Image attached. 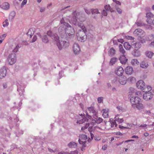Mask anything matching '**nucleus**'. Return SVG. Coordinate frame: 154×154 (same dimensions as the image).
Wrapping results in <instances>:
<instances>
[{
    "label": "nucleus",
    "mask_w": 154,
    "mask_h": 154,
    "mask_svg": "<svg viewBox=\"0 0 154 154\" xmlns=\"http://www.w3.org/2000/svg\"><path fill=\"white\" fill-rule=\"evenodd\" d=\"M70 22L75 26L80 28V30L76 34L77 39L79 40L81 39L84 40L86 38V32L87 31L85 26L82 23L85 20V18L83 15L80 14L76 11H73L70 17Z\"/></svg>",
    "instance_id": "1"
},
{
    "label": "nucleus",
    "mask_w": 154,
    "mask_h": 154,
    "mask_svg": "<svg viewBox=\"0 0 154 154\" xmlns=\"http://www.w3.org/2000/svg\"><path fill=\"white\" fill-rule=\"evenodd\" d=\"M47 35H43L42 38V41L45 43H47L48 42L49 40L47 35L49 36L51 38L57 42V45L59 50H61L63 48H66L69 45V43L67 41H66L63 38L59 40V38L56 34H53L51 31H48Z\"/></svg>",
    "instance_id": "2"
},
{
    "label": "nucleus",
    "mask_w": 154,
    "mask_h": 154,
    "mask_svg": "<svg viewBox=\"0 0 154 154\" xmlns=\"http://www.w3.org/2000/svg\"><path fill=\"white\" fill-rule=\"evenodd\" d=\"M65 32L67 37L70 38H73L74 36L75 31L74 28L69 24H66Z\"/></svg>",
    "instance_id": "3"
},
{
    "label": "nucleus",
    "mask_w": 154,
    "mask_h": 154,
    "mask_svg": "<svg viewBox=\"0 0 154 154\" xmlns=\"http://www.w3.org/2000/svg\"><path fill=\"white\" fill-rule=\"evenodd\" d=\"M87 139V136L86 135L84 134L80 135L79 136V143L80 144L82 145L83 147H85L86 146L85 143Z\"/></svg>",
    "instance_id": "4"
},
{
    "label": "nucleus",
    "mask_w": 154,
    "mask_h": 154,
    "mask_svg": "<svg viewBox=\"0 0 154 154\" xmlns=\"http://www.w3.org/2000/svg\"><path fill=\"white\" fill-rule=\"evenodd\" d=\"M16 54L15 53L10 54L7 58V60L9 64L12 65L16 61Z\"/></svg>",
    "instance_id": "5"
},
{
    "label": "nucleus",
    "mask_w": 154,
    "mask_h": 154,
    "mask_svg": "<svg viewBox=\"0 0 154 154\" xmlns=\"http://www.w3.org/2000/svg\"><path fill=\"white\" fill-rule=\"evenodd\" d=\"M134 34L136 36L140 37H143L145 35V32L140 29H136L134 31Z\"/></svg>",
    "instance_id": "6"
},
{
    "label": "nucleus",
    "mask_w": 154,
    "mask_h": 154,
    "mask_svg": "<svg viewBox=\"0 0 154 154\" xmlns=\"http://www.w3.org/2000/svg\"><path fill=\"white\" fill-rule=\"evenodd\" d=\"M75 118L78 119L77 122V123H79V124H82L83 123L86 121L88 119L84 117V116L82 114L79 115V116H78L76 115V116H75Z\"/></svg>",
    "instance_id": "7"
},
{
    "label": "nucleus",
    "mask_w": 154,
    "mask_h": 154,
    "mask_svg": "<svg viewBox=\"0 0 154 154\" xmlns=\"http://www.w3.org/2000/svg\"><path fill=\"white\" fill-rule=\"evenodd\" d=\"M104 9L102 13V15L105 16H106L107 15V11H110L111 12H113L114 11V10L109 5H106L104 6Z\"/></svg>",
    "instance_id": "8"
},
{
    "label": "nucleus",
    "mask_w": 154,
    "mask_h": 154,
    "mask_svg": "<svg viewBox=\"0 0 154 154\" xmlns=\"http://www.w3.org/2000/svg\"><path fill=\"white\" fill-rule=\"evenodd\" d=\"M145 85V83L142 80H139L136 83V86L137 88L143 90V92L145 91L146 89Z\"/></svg>",
    "instance_id": "9"
},
{
    "label": "nucleus",
    "mask_w": 154,
    "mask_h": 154,
    "mask_svg": "<svg viewBox=\"0 0 154 154\" xmlns=\"http://www.w3.org/2000/svg\"><path fill=\"white\" fill-rule=\"evenodd\" d=\"M145 92L143 95V98L146 100H148L151 99L152 97V94L149 91H145Z\"/></svg>",
    "instance_id": "10"
},
{
    "label": "nucleus",
    "mask_w": 154,
    "mask_h": 154,
    "mask_svg": "<svg viewBox=\"0 0 154 154\" xmlns=\"http://www.w3.org/2000/svg\"><path fill=\"white\" fill-rule=\"evenodd\" d=\"M94 119L92 120L91 124L93 125H96V124H99L101 123L103 121V119L100 117H98L96 115V116H93Z\"/></svg>",
    "instance_id": "11"
},
{
    "label": "nucleus",
    "mask_w": 154,
    "mask_h": 154,
    "mask_svg": "<svg viewBox=\"0 0 154 154\" xmlns=\"http://www.w3.org/2000/svg\"><path fill=\"white\" fill-rule=\"evenodd\" d=\"M7 70L4 66L2 67L0 69V78L2 79L6 75Z\"/></svg>",
    "instance_id": "12"
},
{
    "label": "nucleus",
    "mask_w": 154,
    "mask_h": 154,
    "mask_svg": "<svg viewBox=\"0 0 154 154\" xmlns=\"http://www.w3.org/2000/svg\"><path fill=\"white\" fill-rule=\"evenodd\" d=\"M127 79L125 76H123L119 78V83L122 85H125L126 84Z\"/></svg>",
    "instance_id": "13"
},
{
    "label": "nucleus",
    "mask_w": 154,
    "mask_h": 154,
    "mask_svg": "<svg viewBox=\"0 0 154 154\" xmlns=\"http://www.w3.org/2000/svg\"><path fill=\"white\" fill-rule=\"evenodd\" d=\"M73 50L75 54H78L80 51V48L78 44L76 43L74 44L73 46Z\"/></svg>",
    "instance_id": "14"
},
{
    "label": "nucleus",
    "mask_w": 154,
    "mask_h": 154,
    "mask_svg": "<svg viewBox=\"0 0 154 154\" xmlns=\"http://www.w3.org/2000/svg\"><path fill=\"white\" fill-rule=\"evenodd\" d=\"M140 101V99L137 97H132L130 99V101L133 105H135L138 103Z\"/></svg>",
    "instance_id": "15"
},
{
    "label": "nucleus",
    "mask_w": 154,
    "mask_h": 154,
    "mask_svg": "<svg viewBox=\"0 0 154 154\" xmlns=\"http://www.w3.org/2000/svg\"><path fill=\"white\" fill-rule=\"evenodd\" d=\"M125 71L127 74L131 75L132 73L133 70L132 67L131 66H127L125 69Z\"/></svg>",
    "instance_id": "16"
},
{
    "label": "nucleus",
    "mask_w": 154,
    "mask_h": 154,
    "mask_svg": "<svg viewBox=\"0 0 154 154\" xmlns=\"http://www.w3.org/2000/svg\"><path fill=\"white\" fill-rule=\"evenodd\" d=\"M112 83L114 85H117L119 84V78L116 77H114L111 79Z\"/></svg>",
    "instance_id": "17"
},
{
    "label": "nucleus",
    "mask_w": 154,
    "mask_h": 154,
    "mask_svg": "<svg viewBox=\"0 0 154 154\" xmlns=\"http://www.w3.org/2000/svg\"><path fill=\"white\" fill-rule=\"evenodd\" d=\"M140 67L142 68L146 69L147 68L149 65L146 60H143L142 61L140 64Z\"/></svg>",
    "instance_id": "18"
},
{
    "label": "nucleus",
    "mask_w": 154,
    "mask_h": 154,
    "mask_svg": "<svg viewBox=\"0 0 154 154\" xmlns=\"http://www.w3.org/2000/svg\"><path fill=\"white\" fill-rule=\"evenodd\" d=\"M0 7L4 10H7L9 8V4L8 2H4L0 5Z\"/></svg>",
    "instance_id": "19"
},
{
    "label": "nucleus",
    "mask_w": 154,
    "mask_h": 154,
    "mask_svg": "<svg viewBox=\"0 0 154 154\" xmlns=\"http://www.w3.org/2000/svg\"><path fill=\"white\" fill-rule=\"evenodd\" d=\"M131 47L134 48V50H138L141 47V44L139 42H137L134 44H131Z\"/></svg>",
    "instance_id": "20"
},
{
    "label": "nucleus",
    "mask_w": 154,
    "mask_h": 154,
    "mask_svg": "<svg viewBox=\"0 0 154 154\" xmlns=\"http://www.w3.org/2000/svg\"><path fill=\"white\" fill-rule=\"evenodd\" d=\"M123 72V69L121 67H119L116 72V74L118 76H121Z\"/></svg>",
    "instance_id": "21"
},
{
    "label": "nucleus",
    "mask_w": 154,
    "mask_h": 154,
    "mask_svg": "<svg viewBox=\"0 0 154 154\" xmlns=\"http://www.w3.org/2000/svg\"><path fill=\"white\" fill-rule=\"evenodd\" d=\"M88 111L90 113L92 114L93 116H95L96 115L97 112L94 109V108L93 107H90L88 108Z\"/></svg>",
    "instance_id": "22"
},
{
    "label": "nucleus",
    "mask_w": 154,
    "mask_h": 154,
    "mask_svg": "<svg viewBox=\"0 0 154 154\" xmlns=\"http://www.w3.org/2000/svg\"><path fill=\"white\" fill-rule=\"evenodd\" d=\"M119 59L120 60L121 63L124 64L126 63L127 60V59H126L125 56L124 55L121 56Z\"/></svg>",
    "instance_id": "23"
},
{
    "label": "nucleus",
    "mask_w": 154,
    "mask_h": 154,
    "mask_svg": "<svg viewBox=\"0 0 154 154\" xmlns=\"http://www.w3.org/2000/svg\"><path fill=\"white\" fill-rule=\"evenodd\" d=\"M77 146V143L73 141L70 142L67 145L70 148H76Z\"/></svg>",
    "instance_id": "24"
},
{
    "label": "nucleus",
    "mask_w": 154,
    "mask_h": 154,
    "mask_svg": "<svg viewBox=\"0 0 154 154\" xmlns=\"http://www.w3.org/2000/svg\"><path fill=\"white\" fill-rule=\"evenodd\" d=\"M66 28L64 26H62L60 25V26L59 27L58 29V31L60 33H61V34L64 33V32H65Z\"/></svg>",
    "instance_id": "25"
},
{
    "label": "nucleus",
    "mask_w": 154,
    "mask_h": 154,
    "mask_svg": "<svg viewBox=\"0 0 154 154\" xmlns=\"http://www.w3.org/2000/svg\"><path fill=\"white\" fill-rule=\"evenodd\" d=\"M132 54L134 56L136 57L140 56V53L138 50H134Z\"/></svg>",
    "instance_id": "26"
},
{
    "label": "nucleus",
    "mask_w": 154,
    "mask_h": 154,
    "mask_svg": "<svg viewBox=\"0 0 154 154\" xmlns=\"http://www.w3.org/2000/svg\"><path fill=\"white\" fill-rule=\"evenodd\" d=\"M34 31L32 28L30 29L28 31L27 33L28 36H29L30 38H31L32 36L33 35Z\"/></svg>",
    "instance_id": "27"
},
{
    "label": "nucleus",
    "mask_w": 154,
    "mask_h": 154,
    "mask_svg": "<svg viewBox=\"0 0 154 154\" xmlns=\"http://www.w3.org/2000/svg\"><path fill=\"white\" fill-rule=\"evenodd\" d=\"M115 54V50L112 48H110L108 51L109 55L110 56H112L114 55Z\"/></svg>",
    "instance_id": "28"
},
{
    "label": "nucleus",
    "mask_w": 154,
    "mask_h": 154,
    "mask_svg": "<svg viewBox=\"0 0 154 154\" xmlns=\"http://www.w3.org/2000/svg\"><path fill=\"white\" fill-rule=\"evenodd\" d=\"M124 48L127 50H130L131 48V45L128 42H125L124 43Z\"/></svg>",
    "instance_id": "29"
},
{
    "label": "nucleus",
    "mask_w": 154,
    "mask_h": 154,
    "mask_svg": "<svg viewBox=\"0 0 154 154\" xmlns=\"http://www.w3.org/2000/svg\"><path fill=\"white\" fill-rule=\"evenodd\" d=\"M131 63L133 66L138 65L139 62L136 59H133L131 61Z\"/></svg>",
    "instance_id": "30"
},
{
    "label": "nucleus",
    "mask_w": 154,
    "mask_h": 154,
    "mask_svg": "<svg viewBox=\"0 0 154 154\" xmlns=\"http://www.w3.org/2000/svg\"><path fill=\"white\" fill-rule=\"evenodd\" d=\"M137 109L139 110L142 109L143 108V105L139 102L135 105Z\"/></svg>",
    "instance_id": "31"
},
{
    "label": "nucleus",
    "mask_w": 154,
    "mask_h": 154,
    "mask_svg": "<svg viewBox=\"0 0 154 154\" xmlns=\"http://www.w3.org/2000/svg\"><path fill=\"white\" fill-rule=\"evenodd\" d=\"M15 12L14 11H12L10 13L9 15V19L12 20L14 19L15 15Z\"/></svg>",
    "instance_id": "32"
},
{
    "label": "nucleus",
    "mask_w": 154,
    "mask_h": 154,
    "mask_svg": "<svg viewBox=\"0 0 154 154\" xmlns=\"http://www.w3.org/2000/svg\"><path fill=\"white\" fill-rule=\"evenodd\" d=\"M103 116L104 117L106 118L108 117V110L106 109H103Z\"/></svg>",
    "instance_id": "33"
},
{
    "label": "nucleus",
    "mask_w": 154,
    "mask_h": 154,
    "mask_svg": "<svg viewBox=\"0 0 154 154\" xmlns=\"http://www.w3.org/2000/svg\"><path fill=\"white\" fill-rule=\"evenodd\" d=\"M20 48V47L18 45H15V46L14 47V48H14V49L13 50L12 52L14 53L17 52L18 51L19 49Z\"/></svg>",
    "instance_id": "34"
},
{
    "label": "nucleus",
    "mask_w": 154,
    "mask_h": 154,
    "mask_svg": "<svg viewBox=\"0 0 154 154\" xmlns=\"http://www.w3.org/2000/svg\"><path fill=\"white\" fill-rule=\"evenodd\" d=\"M119 47L120 52L122 54H124L125 53V51L123 48L122 45L120 44L119 46Z\"/></svg>",
    "instance_id": "35"
},
{
    "label": "nucleus",
    "mask_w": 154,
    "mask_h": 154,
    "mask_svg": "<svg viewBox=\"0 0 154 154\" xmlns=\"http://www.w3.org/2000/svg\"><path fill=\"white\" fill-rule=\"evenodd\" d=\"M111 127L112 128V129L115 128V127H116L117 125L115 120L112 122H111Z\"/></svg>",
    "instance_id": "36"
},
{
    "label": "nucleus",
    "mask_w": 154,
    "mask_h": 154,
    "mask_svg": "<svg viewBox=\"0 0 154 154\" xmlns=\"http://www.w3.org/2000/svg\"><path fill=\"white\" fill-rule=\"evenodd\" d=\"M118 59L115 57H113L112 58L110 62V63H111L112 65L114 64L116 62L117 60Z\"/></svg>",
    "instance_id": "37"
},
{
    "label": "nucleus",
    "mask_w": 154,
    "mask_h": 154,
    "mask_svg": "<svg viewBox=\"0 0 154 154\" xmlns=\"http://www.w3.org/2000/svg\"><path fill=\"white\" fill-rule=\"evenodd\" d=\"M146 21L148 24L153 25V20H152L151 18H148Z\"/></svg>",
    "instance_id": "38"
},
{
    "label": "nucleus",
    "mask_w": 154,
    "mask_h": 154,
    "mask_svg": "<svg viewBox=\"0 0 154 154\" xmlns=\"http://www.w3.org/2000/svg\"><path fill=\"white\" fill-rule=\"evenodd\" d=\"M115 121H117L119 123H122L124 121V120L122 118H117L116 116V117H115Z\"/></svg>",
    "instance_id": "39"
},
{
    "label": "nucleus",
    "mask_w": 154,
    "mask_h": 154,
    "mask_svg": "<svg viewBox=\"0 0 154 154\" xmlns=\"http://www.w3.org/2000/svg\"><path fill=\"white\" fill-rule=\"evenodd\" d=\"M91 11L92 14H100V12H99L98 11V9H91Z\"/></svg>",
    "instance_id": "40"
},
{
    "label": "nucleus",
    "mask_w": 154,
    "mask_h": 154,
    "mask_svg": "<svg viewBox=\"0 0 154 154\" xmlns=\"http://www.w3.org/2000/svg\"><path fill=\"white\" fill-rule=\"evenodd\" d=\"M154 54L151 51L147 52L146 53V55L149 58H151Z\"/></svg>",
    "instance_id": "41"
},
{
    "label": "nucleus",
    "mask_w": 154,
    "mask_h": 154,
    "mask_svg": "<svg viewBox=\"0 0 154 154\" xmlns=\"http://www.w3.org/2000/svg\"><path fill=\"white\" fill-rule=\"evenodd\" d=\"M60 25H62V26H64L65 27H66V24H68V23L65 22L63 18H62L60 20Z\"/></svg>",
    "instance_id": "42"
},
{
    "label": "nucleus",
    "mask_w": 154,
    "mask_h": 154,
    "mask_svg": "<svg viewBox=\"0 0 154 154\" xmlns=\"http://www.w3.org/2000/svg\"><path fill=\"white\" fill-rule=\"evenodd\" d=\"M136 24L138 26H141L144 25V24L141 21H138L136 22Z\"/></svg>",
    "instance_id": "43"
},
{
    "label": "nucleus",
    "mask_w": 154,
    "mask_h": 154,
    "mask_svg": "<svg viewBox=\"0 0 154 154\" xmlns=\"http://www.w3.org/2000/svg\"><path fill=\"white\" fill-rule=\"evenodd\" d=\"M113 1L114 2V3L112 4V5H115V4H116L117 5H121V4L119 2L117 1L116 0H113Z\"/></svg>",
    "instance_id": "44"
},
{
    "label": "nucleus",
    "mask_w": 154,
    "mask_h": 154,
    "mask_svg": "<svg viewBox=\"0 0 154 154\" xmlns=\"http://www.w3.org/2000/svg\"><path fill=\"white\" fill-rule=\"evenodd\" d=\"M115 7L116 10H117L118 13L119 14L121 13L122 12L121 10L119 8H118L116 5H115Z\"/></svg>",
    "instance_id": "45"
},
{
    "label": "nucleus",
    "mask_w": 154,
    "mask_h": 154,
    "mask_svg": "<svg viewBox=\"0 0 154 154\" xmlns=\"http://www.w3.org/2000/svg\"><path fill=\"white\" fill-rule=\"evenodd\" d=\"M89 126V123H86L85 126L82 127L81 128V129L82 130H84L87 128Z\"/></svg>",
    "instance_id": "46"
},
{
    "label": "nucleus",
    "mask_w": 154,
    "mask_h": 154,
    "mask_svg": "<svg viewBox=\"0 0 154 154\" xmlns=\"http://www.w3.org/2000/svg\"><path fill=\"white\" fill-rule=\"evenodd\" d=\"M8 21V19H6L4 22L3 23V26L4 27H5L6 26H7L8 25V23L7 22Z\"/></svg>",
    "instance_id": "47"
},
{
    "label": "nucleus",
    "mask_w": 154,
    "mask_h": 154,
    "mask_svg": "<svg viewBox=\"0 0 154 154\" xmlns=\"http://www.w3.org/2000/svg\"><path fill=\"white\" fill-rule=\"evenodd\" d=\"M27 2V0H23L21 4V7L22 8L23 6L26 5Z\"/></svg>",
    "instance_id": "48"
},
{
    "label": "nucleus",
    "mask_w": 154,
    "mask_h": 154,
    "mask_svg": "<svg viewBox=\"0 0 154 154\" xmlns=\"http://www.w3.org/2000/svg\"><path fill=\"white\" fill-rule=\"evenodd\" d=\"M145 88L146 89H145L146 91H150L151 90L152 88L151 86H147V87L146 88V87Z\"/></svg>",
    "instance_id": "49"
},
{
    "label": "nucleus",
    "mask_w": 154,
    "mask_h": 154,
    "mask_svg": "<svg viewBox=\"0 0 154 154\" xmlns=\"http://www.w3.org/2000/svg\"><path fill=\"white\" fill-rule=\"evenodd\" d=\"M146 16L147 17H149V18L152 17L153 16V15L151 13H148L146 14Z\"/></svg>",
    "instance_id": "50"
},
{
    "label": "nucleus",
    "mask_w": 154,
    "mask_h": 154,
    "mask_svg": "<svg viewBox=\"0 0 154 154\" xmlns=\"http://www.w3.org/2000/svg\"><path fill=\"white\" fill-rule=\"evenodd\" d=\"M97 100L98 103H101L103 101L102 97H98V98L97 99Z\"/></svg>",
    "instance_id": "51"
},
{
    "label": "nucleus",
    "mask_w": 154,
    "mask_h": 154,
    "mask_svg": "<svg viewBox=\"0 0 154 154\" xmlns=\"http://www.w3.org/2000/svg\"><path fill=\"white\" fill-rule=\"evenodd\" d=\"M37 39V37L36 35H34L31 42H35Z\"/></svg>",
    "instance_id": "52"
},
{
    "label": "nucleus",
    "mask_w": 154,
    "mask_h": 154,
    "mask_svg": "<svg viewBox=\"0 0 154 154\" xmlns=\"http://www.w3.org/2000/svg\"><path fill=\"white\" fill-rule=\"evenodd\" d=\"M6 36V34H3V35H1V37H0V38L1 39H2V40H4L5 39Z\"/></svg>",
    "instance_id": "53"
},
{
    "label": "nucleus",
    "mask_w": 154,
    "mask_h": 154,
    "mask_svg": "<svg viewBox=\"0 0 154 154\" xmlns=\"http://www.w3.org/2000/svg\"><path fill=\"white\" fill-rule=\"evenodd\" d=\"M135 79V78L132 77H131L128 79V80L130 82H132Z\"/></svg>",
    "instance_id": "54"
},
{
    "label": "nucleus",
    "mask_w": 154,
    "mask_h": 154,
    "mask_svg": "<svg viewBox=\"0 0 154 154\" xmlns=\"http://www.w3.org/2000/svg\"><path fill=\"white\" fill-rule=\"evenodd\" d=\"M78 152L77 150L72 151L70 152V154H78Z\"/></svg>",
    "instance_id": "55"
},
{
    "label": "nucleus",
    "mask_w": 154,
    "mask_h": 154,
    "mask_svg": "<svg viewBox=\"0 0 154 154\" xmlns=\"http://www.w3.org/2000/svg\"><path fill=\"white\" fill-rule=\"evenodd\" d=\"M144 113L145 114H148L151 113L150 111L145 110L144 111Z\"/></svg>",
    "instance_id": "56"
},
{
    "label": "nucleus",
    "mask_w": 154,
    "mask_h": 154,
    "mask_svg": "<svg viewBox=\"0 0 154 154\" xmlns=\"http://www.w3.org/2000/svg\"><path fill=\"white\" fill-rule=\"evenodd\" d=\"M3 88L4 89H6L7 88L8 85L6 83H5L3 84Z\"/></svg>",
    "instance_id": "57"
},
{
    "label": "nucleus",
    "mask_w": 154,
    "mask_h": 154,
    "mask_svg": "<svg viewBox=\"0 0 154 154\" xmlns=\"http://www.w3.org/2000/svg\"><path fill=\"white\" fill-rule=\"evenodd\" d=\"M92 128H93L92 126H90L88 128V130L90 132V133L92 132V130H93Z\"/></svg>",
    "instance_id": "58"
},
{
    "label": "nucleus",
    "mask_w": 154,
    "mask_h": 154,
    "mask_svg": "<svg viewBox=\"0 0 154 154\" xmlns=\"http://www.w3.org/2000/svg\"><path fill=\"white\" fill-rule=\"evenodd\" d=\"M85 12L87 14H90L91 10L90 11L87 9H85Z\"/></svg>",
    "instance_id": "59"
},
{
    "label": "nucleus",
    "mask_w": 154,
    "mask_h": 154,
    "mask_svg": "<svg viewBox=\"0 0 154 154\" xmlns=\"http://www.w3.org/2000/svg\"><path fill=\"white\" fill-rule=\"evenodd\" d=\"M119 128H120L122 129V128H129L128 127H124L123 126H121L119 125Z\"/></svg>",
    "instance_id": "60"
},
{
    "label": "nucleus",
    "mask_w": 154,
    "mask_h": 154,
    "mask_svg": "<svg viewBox=\"0 0 154 154\" xmlns=\"http://www.w3.org/2000/svg\"><path fill=\"white\" fill-rule=\"evenodd\" d=\"M45 8H40V11L41 12H43L45 11Z\"/></svg>",
    "instance_id": "61"
},
{
    "label": "nucleus",
    "mask_w": 154,
    "mask_h": 154,
    "mask_svg": "<svg viewBox=\"0 0 154 154\" xmlns=\"http://www.w3.org/2000/svg\"><path fill=\"white\" fill-rule=\"evenodd\" d=\"M107 146L106 145H104L102 147V149L104 150H105L107 148Z\"/></svg>",
    "instance_id": "62"
},
{
    "label": "nucleus",
    "mask_w": 154,
    "mask_h": 154,
    "mask_svg": "<svg viewBox=\"0 0 154 154\" xmlns=\"http://www.w3.org/2000/svg\"><path fill=\"white\" fill-rule=\"evenodd\" d=\"M90 135L91 136V138L92 139H93V137H94V134L92 132H90Z\"/></svg>",
    "instance_id": "63"
},
{
    "label": "nucleus",
    "mask_w": 154,
    "mask_h": 154,
    "mask_svg": "<svg viewBox=\"0 0 154 154\" xmlns=\"http://www.w3.org/2000/svg\"><path fill=\"white\" fill-rule=\"evenodd\" d=\"M118 41L121 43H122L123 42H124L123 40L122 39H120L118 40Z\"/></svg>",
    "instance_id": "64"
}]
</instances>
